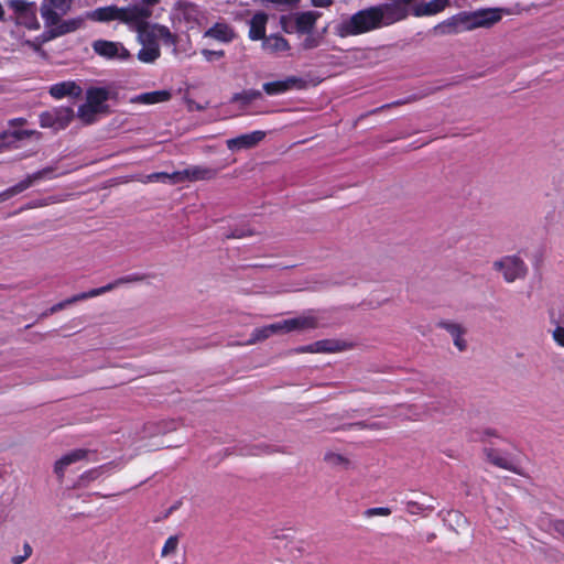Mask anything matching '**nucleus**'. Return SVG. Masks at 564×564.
<instances>
[{
	"instance_id": "nucleus-23",
	"label": "nucleus",
	"mask_w": 564,
	"mask_h": 564,
	"mask_svg": "<svg viewBox=\"0 0 564 564\" xmlns=\"http://www.w3.org/2000/svg\"><path fill=\"white\" fill-rule=\"evenodd\" d=\"M268 15L264 12H257L250 20L249 39L252 41L264 40Z\"/></svg>"
},
{
	"instance_id": "nucleus-27",
	"label": "nucleus",
	"mask_w": 564,
	"mask_h": 564,
	"mask_svg": "<svg viewBox=\"0 0 564 564\" xmlns=\"http://www.w3.org/2000/svg\"><path fill=\"white\" fill-rule=\"evenodd\" d=\"M262 46L270 53L285 52L290 50V44L286 39L281 35H270L262 42Z\"/></svg>"
},
{
	"instance_id": "nucleus-52",
	"label": "nucleus",
	"mask_w": 564,
	"mask_h": 564,
	"mask_svg": "<svg viewBox=\"0 0 564 564\" xmlns=\"http://www.w3.org/2000/svg\"><path fill=\"white\" fill-rule=\"evenodd\" d=\"M354 426H358L360 429H364V427H369V429H380V424L379 423H372L370 425H366L365 423L362 422H358V423H355Z\"/></svg>"
},
{
	"instance_id": "nucleus-26",
	"label": "nucleus",
	"mask_w": 564,
	"mask_h": 564,
	"mask_svg": "<svg viewBox=\"0 0 564 564\" xmlns=\"http://www.w3.org/2000/svg\"><path fill=\"white\" fill-rule=\"evenodd\" d=\"M140 1H141V3H133V4L129 6V7L141 8L147 12V14L143 18H141L140 22L137 23V33H143L147 31V29H149V19L153 14L152 8L160 2V0H140Z\"/></svg>"
},
{
	"instance_id": "nucleus-12",
	"label": "nucleus",
	"mask_w": 564,
	"mask_h": 564,
	"mask_svg": "<svg viewBox=\"0 0 564 564\" xmlns=\"http://www.w3.org/2000/svg\"><path fill=\"white\" fill-rule=\"evenodd\" d=\"M217 170L208 166L193 165L173 173L174 183L209 181L216 177Z\"/></svg>"
},
{
	"instance_id": "nucleus-46",
	"label": "nucleus",
	"mask_w": 564,
	"mask_h": 564,
	"mask_svg": "<svg viewBox=\"0 0 564 564\" xmlns=\"http://www.w3.org/2000/svg\"><path fill=\"white\" fill-rule=\"evenodd\" d=\"M254 232L252 230L245 229H235L230 235H227V238H243L248 236H252Z\"/></svg>"
},
{
	"instance_id": "nucleus-22",
	"label": "nucleus",
	"mask_w": 564,
	"mask_h": 564,
	"mask_svg": "<svg viewBox=\"0 0 564 564\" xmlns=\"http://www.w3.org/2000/svg\"><path fill=\"white\" fill-rule=\"evenodd\" d=\"M33 130L3 131L0 133V149L18 148V142L31 138Z\"/></svg>"
},
{
	"instance_id": "nucleus-49",
	"label": "nucleus",
	"mask_w": 564,
	"mask_h": 564,
	"mask_svg": "<svg viewBox=\"0 0 564 564\" xmlns=\"http://www.w3.org/2000/svg\"><path fill=\"white\" fill-rule=\"evenodd\" d=\"M311 3L316 8H327L333 4V0H311Z\"/></svg>"
},
{
	"instance_id": "nucleus-17",
	"label": "nucleus",
	"mask_w": 564,
	"mask_h": 564,
	"mask_svg": "<svg viewBox=\"0 0 564 564\" xmlns=\"http://www.w3.org/2000/svg\"><path fill=\"white\" fill-rule=\"evenodd\" d=\"M109 99V90L104 87H91L86 93V104L83 105L85 109H95L98 113L105 111L108 106L104 104Z\"/></svg>"
},
{
	"instance_id": "nucleus-53",
	"label": "nucleus",
	"mask_w": 564,
	"mask_h": 564,
	"mask_svg": "<svg viewBox=\"0 0 564 564\" xmlns=\"http://www.w3.org/2000/svg\"><path fill=\"white\" fill-rule=\"evenodd\" d=\"M494 524L499 528V529H503L507 527V520L506 519H494L492 520Z\"/></svg>"
},
{
	"instance_id": "nucleus-30",
	"label": "nucleus",
	"mask_w": 564,
	"mask_h": 564,
	"mask_svg": "<svg viewBox=\"0 0 564 564\" xmlns=\"http://www.w3.org/2000/svg\"><path fill=\"white\" fill-rule=\"evenodd\" d=\"M338 349V345L334 340H318L311 345L301 348V351L305 352H334Z\"/></svg>"
},
{
	"instance_id": "nucleus-58",
	"label": "nucleus",
	"mask_w": 564,
	"mask_h": 564,
	"mask_svg": "<svg viewBox=\"0 0 564 564\" xmlns=\"http://www.w3.org/2000/svg\"><path fill=\"white\" fill-rule=\"evenodd\" d=\"M177 509V506H173L171 507L170 511L169 512H172L173 510Z\"/></svg>"
},
{
	"instance_id": "nucleus-11",
	"label": "nucleus",
	"mask_w": 564,
	"mask_h": 564,
	"mask_svg": "<svg viewBox=\"0 0 564 564\" xmlns=\"http://www.w3.org/2000/svg\"><path fill=\"white\" fill-rule=\"evenodd\" d=\"M83 19L74 18L69 20H61V15H58V22L53 24L52 26H45V31L42 33V42H48L56 37L63 36L65 34L77 31L83 25Z\"/></svg>"
},
{
	"instance_id": "nucleus-44",
	"label": "nucleus",
	"mask_w": 564,
	"mask_h": 564,
	"mask_svg": "<svg viewBox=\"0 0 564 564\" xmlns=\"http://www.w3.org/2000/svg\"><path fill=\"white\" fill-rule=\"evenodd\" d=\"M426 508L416 501H406V511L411 514H420L422 513Z\"/></svg>"
},
{
	"instance_id": "nucleus-25",
	"label": "nucleus",
	"mask_w": 564,
	"mask_h": 564,
	"mask_svg": "<svg viewBox=\"0 0 564 564\" xmlns=\"http://www.w3.org/2000/svg\"><path fill=\"white\" fill-rule=\"evenodd\" d=\"M171 97L172 94L169 90L163 89L140 94L137 97H134L132 101L144 105H154L159 102L169 101Z\"/></svg>"
},
{
	"instance_id": "nucleus-43",
	"label": "nucleus",
	"mask_w": 564,
	"mask_h": 564,
	"mask_svg": "<svg viewBox=\"0 0 564 564\" xmlns=\"http://www.w3.org/2000/svg\"><path fill=\"white\" fill-rule=\"evenodd\" d=\"M101 469H102V466L85 471L80 476V480H83V481L84 480H87V481L96 480L101 475Z\"/></svg>"
},
{
	"instance_id": "nucleus-40",
	"label": "nucleus",
	"mask_w": 564,
	"mask_h": 564,
	"mask_svg": "<svg viewBox=\"0 0 564 564\" xmlns=\"http://www.w3.org/2000/svg\"><path fill=\"white\" fill-rule=\"evenodd\" d=\"M438 325L445 328L453 337H457V334H464L463 328L458 324L441 322Z\"/></svg>"
},
{
	"instance_id": "nucleus-45",
	"label": "nucleus",
	"mask_w": 564,
	"mask_h": 564,
	"mask_svg": "<svg viewBox=\"0 0 564 564\" xmlns=\"http://www.w3.org/2000/svg\"><path fill=\"white\" fill-rule=\"evenodd\" d=\"M553 339L555 340V343L558 346L564 347V325L563 324H557L556 328L553 330Z\"/></svg>"
},
{
	"instance_id": "nucleus-2",
	"label": "nucleus",
	"mask_w": 564,
	"mask_h": 564,
	"mask_svg": "<svg viewBox=\"0 0 564 564\" xmlns=\"http://www.w3.org/2000/svg\"><path fill=\"white\" fill-rule=\"evenodd\" d=\"M503 10L500 8L479 9L476 11H462L434 26L437 35L458 34L479 28H491L502 19Z\"/></svg>"
},
{
	"instance_id": "nucleus-38",
	"label": "nucleus",
	"mask_w": 564,
	"mask_h": 564,
	"mask_svg": "<svg viewBox=\"0 0 564 564\" xmlns=\"http://www.w3.org/2000/svg\"><path fill=\"white\" fill-rule=\"evenodd\" d=\"M23 555H15L11 557L12 564H22L24 561H26L32 555V547L31 545L25 542L23 545Z\"/></svg>"
},
{
	"instance_id": "nucleus-42",
	"label": "nucleus",
	"mask_w": 564,
	"mask_h": 564,
	"mask_svg": "<svg viewBox=\"0 0 564 564\" xmlns=\"http://www.w3.org/2000/svg\"><path fill=\"white\" fill-rule=\"evenodd\" d=\"M80 295H82V293L76 294V295H74V296H73V297H70V299H67V300H65V301H63V302H59V303L55 304L54 306H52L51 312H52V313H55V312H57V311H59V310H63V308H64L66 305H68V304H73V303H75V302L83 301L84 299H79V297H78V296H80Z\"/></svg>"
},
{
	"instance_id": "nucleus-7",
	"label": "nucleus",
	"mask_w": 564,
	"mask_h": 564,
	"mask_svg": "<svg viewBox=\"0 0 564 564\" xmlns=\"http://www.w3.org/2000/svg\"><path fill=\"white\" fill-rule=\"evenodd\" d=\"M53 173H54L53 167H45L35 173L29 174L24 180L20 181L15 185H13L4 191H2L0 193V203L24 192L25 189H28L29 187H31L32 185H34L35 183H37L42 180L52 178Z\"/></svg>"
},
{
	"instance_id": "nucleus-39",
	"label": "nucleus",
	"mask_w": 564,
	"mask_h": 564,
	"mask_svg": "<svg viewBox=\"0 0 564 564\" xmlns=\"http://www.w3.org/2000/svg\"><path fill=\"white\" fill-rule=\"evenodd\" d=\"M148 180L150 182H166L167 180L172 181L174 183V176L173 173L169 174L166 172H156L152 173L148 176Z\"/></svg>"
},
{
	"instance_id": "nucleus-51",
	"label": "nucleus",
	"mask_w": 564,
	"mask_h": 564,
	"mask_svg": "<svg viewBox=\"0 0 564 564\" xmlns=\"http://www.w3.org/2000/svg\"><path fill=\"white\" fill-rule=\"evenodd\" d=\"M495 513H498L500 516L503 514L502 510L500 508H492V509H488V516L491 520L494 519H498V516H495Z\"/></svg>"
},
{
	"instance_id": "nucleus-8",
	"label": "nucleus",
	"mask_w": 564,
	"mask_h": 564,
	"mask_svg": "<svg viewBox=\"0 0 564 564\" xmlns=\"http://www.w3.org/2000/svg\"><path fill=\"white\" fill-rule=\"evenodd\" d=\"M496 270L502 271L507 282H513L527 274V265L517 256H508L494 263Z\"/></svg>"
},
{
	"instance_id": "nucleus-31",
	"label": "nucleus",
	"mask_w": 564,
	"mask_h": 564,
	"mask_svg": "<svg viewBox=\"0 0 564 564\" xmlns=\"http://www.w3.org/2000/svg\"><path fill=\"white\" fill-rule=\"evenodd\" d=\"M262 94L257 89H247L241 93H237L232 96L231 101L234 102H242L243 105H248L253 100L260 99Z\"/></svg>"
},
{
	"instance_id": "nucleus-35",
	"label": "nucleus",
	"mask_w": 564,
	"mask_h": 564,
	"mask_svg": "<svg viewBox=\"0 0 564 564\" xmlns=\"http://www.w3.org/2000/svg\"><path fill=\"white\" fill-rule=\"evenodd\" d=\"M391 513H392V510L388 507L369 508L364 512L365 517H367V518L377 517V516L388 517Z\"/></svg>"
},
{
	"instance_id": "nucleus-34",
	"label": "nucleus",
	"mask_w": 564,
	"mask_h": 564,
	"mask_svg": "<svg viewBox=\"0 0 564 564\" xmlns=\"http://www.w3.org/2000/svg\"><path fill=\"white\" fill-rule=\"evenodd\" d=\"M8 6L13 10L15 17H18L30 9L33 3H30L26 0H9Z\"/></svg>"
},
{
	"instance_id": "nucleus-24",
	"label": "nucleus",
	"mask_w": 564,
	"mask_h": 564,
	"mask_svg": "<svg viewBox=\"0 0 564 564\" xmlns=\"http://www.w3.org/2000/svg\"><path fill=\"white\" fill-rule=\"evenodd\" d=\"M205 36L229 43L235 37L234 30L226 23H216L205 32Z\"/></svg>"
},
{
	"instance_id": "nucleus-41",
	"label": "nucleus",
	"mask_w": 564,
	"mask_h": 564,
	"mask_svg": "<svg viewBox=\"0 0 564 564\" xmlns=\"http://www.w3.org/2000/svg\"><path fill=\"white\" fill-rule=\"evenodd\" d=\"M202 55L205 57L207 62H213L215 59H219L225 56V52L223 50L213 51L208 48L202 50Z\"/></svg>"
},
{
	"instance_id": "nucleus-21",
	"label": "nucleus",
	"mask_w": 564,
	"mask_h": 564,
	"mask_svg": "<svg viewBox=\"0 0 564 564\" xmlns=\"http://www.w3.org/2000/svg\"><path fill=\"white\" fill-rule=\"evenodd\" d=\"M487 459L495 466L512 471L517 475H522V470L518 467L517 463L513 458L507 455H502L496 448H487L486 449Z\"/></svg>"
},
{
	"instance_id": "nucleus-48",
	"label": "nucleus",
	"mask_w": 564,
	"mask_h": 564,
	"mask_svg": "<svg viewBox=\"0 0 564 564\" xmlns=\"http://www.w3.org/2000/svg\"><path fill=\"white\" fill-rule=\"evenodd\" d=\"M463 334H457V337H453L454 338V345L460 350H465L466 349V341L463 339Z\"/></svg>"
},
{
	"instance_id": "nucleus-15",
	"label": "nucleus",
	"mask_w": 564,
	"mask_h": 564,
	"mask_svg": "<svg viewBox=\"0 0 564 564\" xmlns=\"http://www.w3.org/2000/svg\"><path fill=\"white\" fill-rule=\"evenodd\" d=\"M138 34L144 37L145 42H155V40L159 39L166 46H174L177 42L176 35L173 34L167 26L158 23L149 24V29H147L145 32Z\"/></svg>"
},
{
	"instance_id": "nucleus-29",
	"label": "nucleus",
	"mask_w": 564,
	"mask_h": 564,
	"mask_svg": "<svg viewBox=\"0 0 564 564\" xmlns=\"http://www.w3.org/2000/svg\"><path fill=\"white\" fill-rule=\"evenodd\" d=\"M15 22L20 25L25 26L29 30H37L40 29V23L36 17L35 8L32 6L25 12L15 17Z\"/></svg>"
},
{
	"instance_id": "nucleus-54",
	"label": "nucleus",
	"mask_w": 564,
	"mask_h": 564,
	"mask_svg": "<svg viewBox=\"0 0 564 564\" xmlns=\"http://www.w3.org/2000/svg\"><path fill=\"white\" fill-rule=\"evenodd\" d=\"M0 21H2V22L6 21V13H4V10H3L1 3H0Z\"/></svg>"
},
{
	"instance_id": "nucleus-37",
	"label": "nucleus",
	"mask_w": 564,
	"mask_h": 564,
	"mask_svg": "<svg viewBox=\"0 0 564 564\" xmlns=\"http://www.w3.org/2000/svg\"><path fill=\"white\" fill-rule=\"evenodd\" d=\"M98 112L95 109H85L83 108V105L78 108V117L85 122V123H91L95 119V116Z\"/></svg>"
},
{
	"instance_id": "nucleus-57",
	"label": "nucleus",
	"mask_w": 564,
	"mask_h": 564,
	"mask_svg": "<svg viewBox=\"0 0 564 564\" xmlns=\"http://www.w3.org/2000/svg\"><path fill=\"white\" fill-rule=\"evenodd\" d=\"M556 323L564 325V312L560 315L558 321Z\"/></svg>"
},
{
	"instance_id": "nucleus-18",
	"label": "nucleus",
	"mask_w": 564,
	"mask_h": 564,
	"mask_svg": "<svg viewBox=\"0 0 564 564\" xmlns=\"http://www.w3.org/2000/svg\"><path fill=\"white\" fill-rule=\"evenodd\" d=\"M144 280V275L142 274H138V273H133V274H130V275H127V276H122V278H119L110 283H108L107 285H104L101 288H97V289H91L87 292H83L80 296H78L79 299H91V297H95V296H98V295H101V294H105L109 291H112L115 290L116 288L122 285V284H127V283H132V282H140V281H143Z\"/></svg>"
},
{
	"instance_id": "nucleus-16",
	"label": "nucleus",
	"mask_w": 564,
	"mask_h": 564,
	"mask_svg": "<svg viewBox=\"0 0 564 564\" xmlns=\"http://www.w3.org/2000/svg\"><path fill=\"white\" fill-rule=\"evenodd\" d=\"M448 6L449 0H431L416 4L413 2L409 8V14L412 13L416 18L431 17L443 12Z\"/></svg>"
},
{
	"instance_id": "nucleus-56",
	"label": "nucleus",
	"mask_w": 564,
	"mask_h": 564,
	"mask_svg": "<svg viewBox=\"0 0 564 564\" xmlns=\"http://www.w3.org/2000/svg\"><path fill=\"white\" fill-rule=\"evenodd\" d=\"M485 434L488 435V436H496V433L492 430H486Z\"/></svg>"
},
{
	"instance_id": "nucleus-32",
	"label": "nucleus",
	"mask_w": 564,
	"mask_h": 564,
	"mask_svg": "<svg viewBox=\"0 0 564 564\" xmlns=\"http://www.w3.org/2000/svg\"><path fill=\"white\" fill-rule=\"evenodd\" d=\"M326 32V29L323 30V32L321 34H313L310 33V34H305L306 37L304 39L303 43H302V46L304 50H312V48H315L317 47L321 42H322V39H323V35L324 33Z\"/></svg>"
},
{
	"instance_id": "nucleus-50",
	"label": "nucleus",
	"mask_w": 564,
	"mask_h": 564,
	"mask_svg": "<svg viewBox=\"0 0 564 564\" xmlns=\"http://www.w3.org/2000/svg\"><path fill=\"white\" fill-rule=\"evenodd\" d=\"M25 123H26V119H24V118H14V119L9 120L10 127L24 126Z\"/></svg>"
},
{
	"instance_id": "nucleus-6",
	"label": "nucleus",
	"mask_w": 564,
	"mask_h": 564,
	"mask_svg": "<svg viewBox=\"0 0 564 564\" xmlns=\"http://www.w3.org/2000/svg\"><path fill=\"white\" fill-rule=\"evenodd\" d=\"M73 119L74 110L70 107H56L43 111L39 116V122L42 128H51L55 131L67 128Z\"/></svg>"
},
{
	"instance_id": "nucleus-33",
	"label": "nucleus",
	"mask_w": 564,
	"mask_h": 564,
	"mask_svg": "<svg viewBox=\"0 0 564 564\" xmlns=\"http://www.w3.org/2000/svg\"><path fill=\"white\" fill-rule=\"evenodd\" d=\"M178 546V536L177 535H171L164 543L161 556L166 557L169 555H172L176 552Z\"/></svg>"
},
{
	"instance_id": "nucleus-10",
	"label": "nucleus",
	"mask_w": 564,
	"mask_h": 564,
	"mask_svg": "<svg viewBox=\"0 0 564 564\" xmlns=\"http://www.w3.org/2000/svg\"><path fill=\"white\" fill-rule=\"evenodd\" d=\"M91 46L97 55L107 59L118 58L126 61L130 57V52L119 42L96 40Z\"/></svg>"
},
{
	"instance_id": "nucleus-55",
	"label": "nucleus",
	"mask_w": 564,
	"mask_h": 564,
	"mask_svg": "<svg viewBox=\"0 0 564 564\" xmlns=\"http://www.w3.org/2000/svg\"><path fill=\"white\" fill-rule=\"evenodd\" d=\"M435 538H436V534H435V533H433V532H432V533H429V534L426 535V542H427V543H430V542H432Z\"/></svg>"
},
{
	"instance_id": "nucleus-19",
	"label": "nucleus",
	"mask_w": 564,
	"mask_h": 564,
	"mask_svg": "<svg viewBox=\"0 0 564 564\" xmlns=\"http://www.w3.org/2000/svg\"><path fill=\"white\" fill-rule=\"evenodd\" d=\"M88 454V449L77 448L63 455L58 460H56L54 465V473L58 479L63 480L66 468L76 462L85 459Z\"/></svg>"
},
{
	"instance_id": "nucleus-5",
	"label": "nucleus",
	"mask_w": 564,
	"mask_h": 564,
	"mask_svg": "<svg viewBox=\"0 0 564 564\" xmlns=\"http://www.w3.org/2000/svg\"><path fill=\"white\" fill-rule=\"evenodd\" d=\"M321 17L322 13L318 11H303L292 15H282L280 21L283 30L288 33L310 34Z\"/></svg>"
},
{
	"instance_id": "nucleus-47",
	"label": "nucleus",
	"mask_w": 564,
	"mask_h": 564,
	"mask_svg": "<svg viewBox=\"0 0 564 564\" xmlns=\"http://www.w3.org/2000/svg\"><path fill=\"white\" fill-rule=\"evenodd\" d=\"M552 529L564 538V520L557 519L551 522Z\"/></svg>"
},
{
	"instance_id": "nucleus-1",
	"label": "nucleus",
	"mask_w": 564,
	"mask_h": 564,
	"mask_svg": "<svg viewBox=\"0 0 564 564\" xmlns=\"http://www.w3.org/2000/svg\"><path fill=\"white\" fill-rule=\"evenodd\" d=\"M416 0H387V2L357 11L335 26L341 39L360 35L405 20L409 8Z\"/></svg>"
},
{
	"instance_id": "nucleus-3",
	"label": "nucleus",
	"mask_w": 564,
	"mask_h": 564,
	"mask_svg": "<svg viewBox=\"0 0 564 564\" xmlns=\"http://www.w3.org/2000/svg\"><path fill=\"white\" fill-rule=\"evenodd\" d=\"M147 12L138 7H117L115 4L100 7L88 13V18L98 22L120 21L137 32V23Z\"/></svg>"
},
{
	"instance_id": "nucleus-28",
	"label": "nucleus",
	"mask_w": 564,
	"mask_h": 564,
	"mask_svg": "<svg viewBox=\"0 0 564 564\" xmlns=\"http://www.w3.org/2000/svg\"><path fill=\"white\" fill-rule=\"evenodd\" d=\"M160 55L161 51L159 45L152 41L147 42V45L138 52V59L143 63H153L160 57Z\"/></svg>"
},
{
	"instance_id": "nucleus-14",
	"label": "nucleus",
	"mask_w": 564,
	"mask_h": 564,
	"mask_svg": "<svg viewBox=\"0 0 564 564\" xmlns=\"http://www.w3.org/2000/svg\"><path fill=\"white\" fill-rule=\"evenodd\" d=\"M265 138V132L256 130L228 139L226 145L230 151L248 150L257 147Z\"/></svg>"
},
{
	"instance_id": "nucleus-9",
	"label": "nucleus",
	"mask_w": 564,
	"mask_h": 564,
	"mask_svg": "<svg viewBox=\"0 0 564 564\" xmlns=\"http://www.w3.org/2000/svg\"><path fill=\"white\" fill-rule=\"evenodd\" d=\"M74 0H44L41 4V15L45 26H52L58 22V15L66 14Z\"/></svg>"
},
{
	"instance_id": "nucleus-4",
	"label": "nucleus",
	"mask_w": 564,
	"mask_h": 564,
	"mask_svg": "<svg viewBox=\"0 0 564 564\" xmlns=\"http://www.w3.org/2000/svg\"><path fill=\"white\" fill-rule=\"evenodd\" d=\"M317 326V321L315 317H296L291 319H285L283 322L270 324L260 328H256L251 338L248 340L249 344H254L257 341L264 340L271 337L274 334L279 333H289L295 329H306V328H315Z\"/></svg>"
},
{
	"instance_id": "nucleus-13",
	"label": "nucleus",
	"mask_w": 564,
	"mask_h": 564,
	"mask_svg": "<svg viewBox=\"0 0 564 564\" xmlns=\"http://www.w3.org/2000/svg\"><path fill=\"white\" fill-rule=\"evenodd\" d=\"M262 88L267 95L276 96L292 89H304L306 88V82L301 77L289 76L283 80L264 83Z\"/></svg>"
},
{
	"instance_id": "nucleus-36",
	"label": "nucleus",
	"mask_w": 564,
	"mask_h": 564,
	"mask_svg": "<svg viewBox=\"0 0 564 564\" xmlns=\"http://www.w3.org/2000/svg\"><path fill=\"white\" fill-rule=\"evenodd\" d=\"M324 459L330 465H347L349 463L346 457L336 453H327Z\"/></svg>"
},
{
	"instance_id": "nucleus-20",
	"label": "nucleus",
	"mask_w": 564,
	"mask_h": 564,
	"mask_svg": "<svg viewBox=\"0 0 564 564\" xmlns=\"http://www.w3.org/2000/svg\"><path fill=\"white\" fill-rule=\"evenodd\" d=\"M50 95L54 99H62L64 97H80L83 89L74 80H65L52 85L48 89Z\"/></svg>"
}]
</instances>
